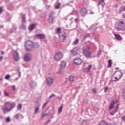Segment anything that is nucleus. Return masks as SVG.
<instances>
[{"label":"nucleus","instance_id":"obj_60","mask_svg":"<svg viewBox=\"0 0 125 125\" xmlns=\"http://www.w3.org/2000/svg\"><path fill=\"white\" fill-rule=\"evenodd\" d=\"M123 10H124V11H125V6L124 7V8H123Z\"/></svg>","mask_w":125,"mask_h":125},{"label":"nucleus","instance_id":"obj_15","mask_svg":"<svg viewBox=\"0 0 125 125\" xmlns=\"http://www.w3.org/2000/svg\"><path fill=\"white\" fill-rule=\"evenodd\" d=\"M14 118L16 119V120H18L19 119H24V116L22 114L18 113L14 116Z\"/></svg>","mask_w":125,"mask_h":125},{"label":"nucleus","instance_id":"obj_5","mask_svg":"<svg viewBox=\"0 0 125 125\" xmlns=\"http://www.w3.org/2000/svg\"><path fill=\"white\" fill-rule=\"evenodd\" d=\"M34 47V43L31 41H27L25 43V48L27 51H30Z\"/></svg>","mask_w":125,"mask_h":125},{"label":"nucleus","instance_id":"obj_1","mask_svg":"<svg viewBox=\"0 0 125 125\" xmlns=\"http://www.w3.org/2000/svg\"><path fill=\"white\" fill-rule=\"evenodd\" d=\"M14 108H15V103L7 102L5 103V108H3V111L4 112H10Z\"/></svg>","mask_w":125,"mask_h":125},{"label":"nucleus","instance_id":"obj_44","mask_svg":"<svg viewBox=\"0 0 125 125\" xmlns=\"http://www.w3.org/2000/svg\"><path fill=\"white\" fill-rule=\"evenodd\" d=\"M4 94L5 96H9V94L8 93H6L5 91H4Z\"/></svg>","mask_w":125,"mask_h":125},{"label":"nucleus","instance_id":"obj_63","mask_svg":"<svg viewBox=\"0 0 125 125\" xmlns=\"http://www.w3.org/2000/svg\"><path fill=\"white\" fill-rule=\"evenodd\" d=\"M2 116H1L0 117V119H2Z\"/></svg>","mask_w":125,"mask_h":125},{"label":"nucleus","instance_id":"obj_62","mask_svg":"<svg viewBox=\"0 0 125 125\" xmlns=\"http://www.w3.org/2000/svg\"><path fill=\"white\" fill-rule=\"evenodd\" d=\"M59 74H62V72L59 71Z\"/></svg>","mask_w":125,"mask_h":125},{"label":"nucleus","instance_id":"obj_45","mask_svg":"<svg viewBox=\"0 0 125 125\" xmlns=\"http://www.w3.org/2000/svg\"><path fill=\"white\" fill-rule=\"evenodd\" d=\"M92 92H93V93H96V89H92Z\"/></svg>","mask_w":125,"mask_h":125},{"label":"nucleus","instance_id":"obj_18","mask_svg":"<svg viewBox=\"0 0 125 125\" xmlns=\"http://www.w3.org/2000/svg\"><path fill=\"white\" fill-rule=\"evenodd\" d=\"M98 125H112V124H110V123H107V122H106V121L105 120H103L102 121H101Z\"/></svg>","mask_w":125,"mask_h":125},{"label":"nucleus","instance_id":"obj_41","mask_svg":"<svg viewBox=\"0 0 125 125\" xmlns=\"http://www.w3.org/2000/svg\"><path fill=\"white\" fill-rule=\"evenodd\" d=\"M11 120H10V118L9 117H7L6 118V122H8V123H9V122H10Z\"/></svg>","mask_w":125,"mask_h":125},{"label":"nucleus","instance_id":"obj_52","mask_svg":"<svg viewBox=\"0 0 125 125\" xmlns=\"http://www.w3.org/2000/svg\"><path fill=\"white\" fill-rule=\"evenodd\" d=\"M113 112L114 113V114H116V113H117V112H118V110L115 109Z\"/></svg>","mask_w":125,"mask_h":125},{"label":"nucleus","instance_id":"obj_13","mask_svg":"<svg viewBox=\"0 0 125 125\" xmlns=\"http://www.w3.org/2000/svg\"><path fill=\"white\" fill-rule=\"evenodd\" d=\"M114 75L116 76V77H118L119 79H121V78H122V76H123V73H122V71H118L115 72V73H114Z\"/></svg>","mask_w":125,"mask_h":125},{"label":"nucleus","instance_id":"obj_50","mask_svg":"<svg viewBox=\"0 0 125 125\" xmlns=\"http://www.w3.org/2000/svg\"><path fill=\"white\" fill-rule=\"evenodd\" d=\"M115 114V113H114L113 111L112 112H110V115L111 116H114Z\"/></svg>","mask_w":125,"mask_h":125},{"label":"nucleus","instance_id":"obj_40","mask_svg":"<svg viewBox=\"0 0 125 125\" xmlns=\"http://www.w3.org/2000/svg\"><path fill=\"white\" fill-rule=\"evenodd\" d=\"M53 97H55V95H54V94H52L50 97L49 98L51 99L53 98Z\"/></svg>","mask_w":125,"mask_h":125},{"label":"nucleus","instance_id":"obj_57","mask_svg":"<svg viewBox=\"0 0 125 125\" xmlns=\"http://www.w3.org/2000/svg\"><path fill=\"white\" fill-rule=\"evenodd\" d=\"M108 89H109V88L106 87V88H105V91H106V90H108Z\"/></svg>","mask_w":125,"mask_h":125},{"label":"nucleus","instance_id":"obj_25","mask_svg":"<svg viewBox=\"0 0 125 125\" xmlns=\"http://www.w3.org/2000/svg\"><path fill=\"white\" fill-rule=\"evenodd\" d=\"M30 85L31 86V87H32L33 88V87H35V86H36V85H37V83H36L32 82L30 83Z\"/></svg>","mask_w":125,"mask_h":125},{"label":"nucleus","instance_id":"obj_11","mask_svg":"<svg viewBox=\"0 0 125 125\" xmlns=\"http://www.w3.org/2000/svg\"><path fill=\"white\" fill-rule=\"evenodd\" d=\"M82 59L80 58H76L74 60V63L75 65H81L82 64Z\"/></svg>","mask_w":125,"mask_h":125},{"label":"nucleus","instance_id":"obj_56","mask_svg":"<svg viewBox=\"0 0 125 125\" xmlns=\"http://www.w3.org/2000/svg\"><path fill=\"white\" fill-rule=\"evenodd\" d=\"M100 50H99L98 52V55H100Z\"/></svg>","mask_w":125,"mask_h":125},{"label":"nucleus","instance_id":"obj_26","mask_svg":"<svg viewBox=\"0 0 125 125\" xmlns=\"http://www.w3.org/2000/svg\"><path fill=\"white\" fill-rule=\"evenodd\" d=\"M112 64H113L112 60H109L108 61V68H111V67H112Z\"/></svg>","mask_w":125,"mask_h":125},{"label":"nucleus","instance_id":"obj_58","mask_svg":"<svg viewBox=\"0 0 125 125\" xmlns=\"http://www.w3.org/2000/svg\"><path fill=\"white\" fill-rule=\"evenodd\" d=\"M1 54L3 55V54H4V52L2 51V52H1Z\"/></svg>","mask_w":125,"mask_h":125},{"label":"nucleus","instance_id":"obj_61","mask_svg":"<svg viewBox=\"0 0 125 125\" xmlns=\"http://www.w3.org/2000/svg\"><path fill=\"white\" fill-rule=\"evenodd\" d=\"M75 21H76V22H77V21H78V19H75Z\"/></svg>","mask_w":125,"mask_h":125},{"label":"nucleus","instance_id":"obj_46","mask_svg":"<svg viewBox=\"0 0 125 125\" xmlns=\"http://www.w3.org/2000/svg\"><path fill=\"white\" fill-rule=\"evenodd\" d=\"M122 121H125V115L122 117Z\"/></svg>","mask_w":125,"mask_h":125},{"label":"nucleus","instance_id":"obj_38","mask_svg":"<svg viewBox=\"0 0 125 125\" xmlns=\"http://www.w3.org/2000/svg\"><path fill=\"white\" fill-rule=\"evenodd\" d=\"M114 80H113V81H114V82H116V81H119V80H120V78H119V77L118 76H115V77H114Z\"/></svg>","mask_w":125,"mask_h":125},{"label":"nucleus","instance_id":"obj_59","mask_svg":"<svg viewBox=\"0 0 125 125\" xmlns=\"http://www.w3.org/2000/svg\"><path fill=\"white\" fill-rule=\"evenodd\" d=\"M120 24H124V21H121Z\"/></svg>","mask_w":125,"mask_h":125},{"label":"nucleus","instance_id":"obj_51","mask_svg":"<svg viewBox=\"0 0 125 125\" xmlns=\"http://www.w3.org/2000/svg\"><path fill=\"white\" fill-rule=\"evenodd\" d=\"M118 109H119V104H117V105H116V107L115 109H116V110H118Z\"/></svg>","mask_w":125,"mask_h":125},{"label":"nucleus","instance_id":"obj_27","mask_svg":"<svg viewBox=\"0 0 125 125\" xmlns=\"http://www.w3.org/2000/svg\"><path fill=\"white\" fill-rule=\"evenodd\" d=\"M78 43H79V39H76L75 41L73 42V44H74V45H77V44H78Z\"/></svg>","mask_w":125,"mask_h":125},{"label":"nucleus","instance_id":"obj_4","mask_svg":"<svg viewBox=\"0 0 125 125\" xmlns=\"http://www.w3.org/2000/svg\"><path fill=\"white\" fill-rule=\"evenodd\" d=\"M81 51L82 49H81V48L79 47H74L72 50H70V52L72 55H73V56L80 54Z\"/></svg>","mask_w":125,"mask_h":125},{"label":"nucleus","instance_id":"obj_53","mask_svg":"<svg viewBox=\"0 0 125 125\" xmlns=\"http://www.w3.org/2000/svg\"><path fill=\"white\" fill-rule=\"evenodd\" d=\"M113 112L114 113V114H116V113H117V112H118V110L115 109Z\"/></svg>","mask_w":125,"mask_h":125},{"label":"nucleus","instance_id":"obj_21","mask_svg":"<svg viewBox=\"0 0 125 125\" xmlns=\"http://www.w3.org/2000/svg\"><path fill=\"white\" fill-rule=\"evenodd\" d=\"M75 79V77L74 76H70L68 78V80L69 83H73L74 82V80Z\"/></svg>","mask_w":125,"mask_h":125},{"label":"nucleus","instance_id":"obj_37","mask_svg":"<svg viewBox=\"0 0 125 125\" xmlns=\"http://www.w3.org/2000/svg\"><path fill=\"white\" fill-rule=\"evenodd\" d=\"M61 29L60 28H59L57 29V32L58 34H59V35H60V34H61Z\"/></svg>","mask_w":125,"mask_h":125},{"label":"nucleus","instance_id":"obj_47","mask_svg":"<svg viewBox=\"0 0 125 125\" xmlns=\"http://www.w3.org/2000/svg\"><path fill=\"white\" fill-rule=\"evenodd\" d=\"M24 17H25V15H23V17L22 18V21L23 22H25V18Z\"/></svg>","mask_w":125,"mask_h":125},{"label":"nucleus","instance_id":"obj_34","mask_svg":"<svg viewBox=\"0 0 125 125\" xmlns=\"http://www.w3.org/2000/svg\"><path fill=\"white\" fill-rule=\"evenodd\" d=\"M59 7H60V3H58L55 6V8H56V9H58V8H59Z\"/></svg>","mask_w":125,"mask_h":125},{"label":"nucleus","instance_id":"obj_3","mask_svg":"<svg viewBox=\"0 0 125 125\" xmlns=\"http://www.w3.org/2000/svg\"><path fill=\"white\" fill-rule=\"evenodd\" d=\"M36 106L34 108V115H37V114H40V106H41V99H38V101L36 102Z\"/></svg>","mask_w":125,"mask_h":125},{"label":"nucleus","instance_id":"obj_19","mask_svg":"<svg viewBox=\"0 0 125 125\" xmlns=\"http://www.w3.org/2000/svg\"><path fill=\"white\" fill-rule=\"evenodd\" d=\"M48 115H49V113H47L46 111H45L44 113L42 114L40 117L41 120H43V119H44V117H46V116H48Z\"/></svg>","mask_w":125,"mask_h":125},{"label":"nucleus","instance_id":"obj_16","mask_svg":"<svg viewBox=\"0 0 125 125\" xmlns=\"http://www.w3.org/2000/svg\"><path fill=\"white\" fill-rule=\"evenodd\" d=\"M36 38H38V39H41L42 40L45 39V35L42 34H36Z\"/></svg>","mask_w":125,"mask_h":125},{"label":"nucleus","instance_id":"obj_35","mask_svg":"<svg viewBox=\"0 0 125 125\" xmlns=\"http://www.w3.org/2000/svg\"><path fill=\"white\" fill-rule=\"evenodd\" d=\"M11 77V76L10 75L8 74L5 77V79L6 80H9V79H10Z\"/></svg>","mask_w":125,"mask_h":125},{"label":"nucleus","instance_id":"obj_30","mask_svg":"<svg viewBox=\"0 0 125 125\" xmlns=\"http://www.w3.org/2000/svg\"><path fill=\"white\" fill-rule=\"evenodd\" d=\"M117 31H125V28H121L120 27H117L115 28Z\"/></svg>","mask_w":125,"mask_h":125},{"label":"nucleus","instance_id":"obj_2","mask_svg":"<svg viewBox=\"0 0 125 125\" xmlns=\"http://www.w3.org/2000/svg\"><path fill=\"white\" fill-rule=\"evenodd\" d=\"M89 47L88 46H85L83 48V52L86 57H91V53L88 51Z\"/></svg>","mask_w":125,"mask_h":125},{"label":"nucleus","instance_id":"obj_6","mask_svg":"<svg viewBox=\"0 0 125 125\" xmlns=\"http://www.w3.org/2000/svg\"><path fill=\"white\" fill-rule=\"evenodd\" d=\"M63 58V54L61 52H57L54 56V59L56 61H59L61 59Z\"/></svg>","mask_w":125,"mask_h":125},{"label":"nucleus","instance_id":"obj_10","mask_svg":"<svg viewBox=\"0 0 125 125\" xmlns=\"http://www.w3.org/2000/svg\"><path fill=\"white\" fill-rule=\"evenodd\" d=\"M87 13V10L85 8H83L80 11V14L81 16H85Z\"/></svg>","mask_w":125,"mask_h":125},{"label":"nucleus","instance_id":"obj_39","mask_svg":"<svg viewBox=\"0 0 125 125\" xmlns=\"http://www.w3.org/2000/svg\"><path fill=\"white\" fill-rule=\"evenodd\" d=\"M47 105V103H45L42 106V109H44V108L46 107Z\"/></svg>","mask_w":125,"mask_h":125},{"label":"nucleus","instance_id":"obj_43","mask_svg":"<svg viewBox=\"0 0 125 125\" xmlns=\"http://www.w3.org/2000/svg\"><path fill=\"white\" fill-rule=\"evenodd\" d=\"M89 36V34H87V35H86L83 39V40H85V39H86V38H87V37Z\"/></svg>","mask_w":125,"mask_h":125},{"label":"nucleus","instance_id":"obj_55","mask_svg":"<svg viewBox=\"0 0 125 125\" xmlns=\"http://www.w3.org/2000/svg\"><path fill=\"white\" fill-rule=\"evenodd\" d=\"M122 16L124 18H125V14H123Z\"/></svg>","mask_w":125,"mask_h":125},{"label":"nucleus","instance_id":"obj_7","mask_svg":"<svg viewBox=\"0 0 125 125\" xmlns=\"http://www.w3.org/2000/svg\"><path fill=\"white\" fill-rule=\"evenodd\" d=\"M59 38L60 42H65V40H66V38H67V34L64 32H61L59 34Z\"/></svg>","mask_w":125,"mask_h":125},{"label":"nucleus","instance_id":"obj_9","mask_svg":"<svg viewBox=\"0 0 125 125\" xmlns=\"http://www.w3.org/2000/svg\"><path fill=\"white\" fill-rule=\"evenodd\" d=\"M13 56L15 61H18V60H19V54L16 52V51H14L13 52Z\"/></svg>","mask_w":125,"mask_h":125},{"label":"nucleus","instance_id":"obj_31","mask_svg":"<svg viewBox=\"0 0 125 125\" xmlns=\"http://www.w3.org/2000/svg\"><path fill=\"white\" fill-rule=\"evenodd\" d=\"M90 30H92V31L96 30V26L95 25L92 26L90 28Z\"/></svg>","mask_w":125,"mask_h":125},{"label":"nucleus","instance_id":"obj_32","mask_svg":"<svg viewBox=\"0 0 125 125\" xmlns=\"http://www.w3.org/2000/svg\"><path fill=\"white\" fill-rule=\"evenodd\" d=\"M33 47H35V48H38V47H39V44L38 43L33 44Z\"/></svg>","mask_w":125,"mask_h":125},{"label":"nucleus","instance_id":"obj_36","mask_svg":"<svg viewBox=\"0 0 125 125\" xmlns=\"http://www.w3.org/2000/svg\"><path fill=\"white\" fill-rule=\"evenodd\" d=\"M99 1L98 2V5H100V4L103 3L104 2V0H99Z\"/></svg>","mask_w":125,"mask_h":125},{"label":"nucleus","instance_id":"obj_64","mask_svg":"<svg viewBox=\"0 0 125 125\" xmlns=\"http://www.w3.org/2000/svg\"><path fill=\"white\" fill-rule=\"evenodd\" d=\"M94 13L91 12V14H93Z\"/></svg>","mask_w":125,"mask_h":125},{"label":"nucleus","instance_id":"obj_48","mask_svg":"<svg viewBox=\"0 0 125 125\" xmlns=\"http://www.w3.org/2000/svg\"><path fill=\"white\" fill-rule=\"evenodd\" d=\"M12 88L13 90H15V89H16L15 86V85L12 86Z\"/></svg>","mask_w":125,"mask_h":125},{"label":"nucleus","instance_id":"obj_14","mask_svg":"<svg viewBox=\"0 0 125 125\" xmlns=\"http://www.w3.org/2000/svg\"><path fill=\"white\" fill-rule=\"evenodd\" d=\"M32 59V57H31V55L29 54H26L24 56V61H30Z\"/></svg>","mask_w":125,"mask_h":125},{"label":"nucleus","instance_id":"obj_33","mask_svg":"<svg viewBox=\"0 0 125 125\" xmlns=\"http://www.w3.org/2000/svg\"><path fill=\"white\" fill-rule=\"evenodd\" d=\"M20 29H22V30H25L26 29V26H25L24 24H22L21 27Z\"/></svg>","mask_w":125,"mask_h":125},{"label":"nucleus","instance_id":"obj_49","mask_svg":"<svg viewBox=\"0 0 125 125\" xmlns=\"http://www.w3.org/2000/svg\"><path fill=\"white\" fill-rule=\"evenodd\" d=\"M16 30V29L14 28L13 31H12V30H11L10 31V33H12L13 32H15Z\"/></svg>","mask_w":125,"mask_h":125},{"label":"nucleus","instance_id":"obj_42","mask_svg":"<svg viewBox=\"0 0 125 125\" xmlns=\"http://www.w3.org/2000/svg\"><path fill=\"white\" fill-rule=\"evenodd\" d=\"M2 11H3V9L2 7H0V14H1V13H2Z\"/></svg>","mask_w":125,"mask_h":125},{"label":"nucleus","instance_id":"obj_29","mask_svg":"<svg viewBox=\"0 0 125 125\" xmlns=\"http://www.w3.org/2000/svg\"><path fill=\"white\" fill-rule=\"evenodd\" d=\"M62 110H63V107L62 106H60L58 109V114H60V113L62 112Z\"/></svg>","mask_w":125,"mask_h":125},{"label":"nucleus","instance_id":"obj_28","mask_svg":"<svg viewBox=\"0 0 125 125\" xmlns=\"http://www.w3.org/2000/svg\"><path fill=\"white\" fill-rule=\"evenodd\" d=\"M22 109V104H19L17 106L18 110H21Z\"/></svg>","mask_w":125,"mask_h":125},{"label":"nucleus","instance_id":"obj_20","mask_svg":"<svg viewBox=\"0 0 125 125\" xmlns=\"http://www.w3.org/2000/svg\"><path fill=\"white\" fill-rule=\"evenodd\" d=\"M114 105H115V101L112 100L110 103L109 110H112V109H113V108H114Z\"/></svg>","mask_w":125,"mask_h":125},{"label":"nucleus","instance_id":"obj_8","mask_svg":"<svg viewBox=\"0 0 125 125\" xmlns=\"http://www.w3.org/2000/svg\"><path fill=\"white\" fill-rule=\"evenodd\" d=\"M46 83L47 85H48V86H51L53 84V83H54L53 79H52V78L51 77L47 78L46 79Z\"/></svg>","mask_w":125,"mask_h":125},{"label":"nucleus","instance_id":"obj_24","mask_svg":"<svg viewBox=\"0 0 125 125\" xmlns=\"http://www.w3.org/2000/svg\"><path fill=\"white\" fill-rule=\"evenodd\" d=\"M115 37L116 40H118V41H121L122 40V37L119 35L115 34Z\"/></svg>","mask_w":125,"mask_h":125},{"label":"nucleus","instance_id":"obj_54","mask_svg":"<svg viewBox=\"0 0 125 125\" xmlns=\"http://www.w3.org/2000/svg\"><path fill=\"white\" fill-rule=\"evenodd\" d=\"M3 59L2 56L0 57V61H1V60Z\"/></svg>","mask_w":125,"mask_h":125},{"label":"nucleus","instance_id":"obj_12","mask_svg":"<svg viewBox=\"0 0 125 125\" xmlns=\"http://www.w3.org/2000/svg\"><path fill=\"white\" fill-rule=\"evenodd\" d=\"M54 14V13L53 12H52L50 13V14L49 15V19H48V22L49 23H52L53 22V15Z\"/></svg>","mask_w":125,"mask_h":125},{"label":"nucleus","instance_id":"obj_22","mask_svg":"<svg viewBox=\"0 0 125 125\" xmlns=\"http://www.w3.org/2000/svg\"><path fill=\"white\" fill-rule=\"evenodd\" d=\"M91 68H92V65H90L88 67H86L84 69V71L86 72V73H88L91 69Z\"/></svg>","mask_w":125,"mask_h":125},{"label":"nucleus","instance_id":"obj_23","mask_svg":"<svg viewBox=\"0 0 125 125\" xmlns=\"http://www.w3.org/2000/svg\"><path fill=\"white\" fill-rule=\"evenodd\" d=\"M36 27V24H32L30 25L29 27V31H33L34 30V28Z\"/></svg>","mask_w":125,"mask_h":125},{"label":"nucleus","instance_id":"obj_17","mask_svg":"<svg viewBox=\"0 0 125 125\" xmlns=\"http://www.w3.org/2000/svg\"><path fill=\"white\" fill-rule=\"evenodd\" d=\"M67 65V63L66 62L62 61L61 62L60 64V67L62 69H64V68H66V65Z\"/></svg>","mask_w":125,"mask_h":125}]
</instances>
